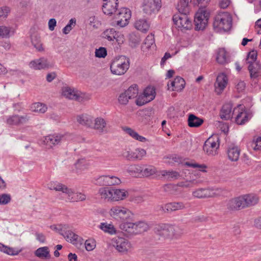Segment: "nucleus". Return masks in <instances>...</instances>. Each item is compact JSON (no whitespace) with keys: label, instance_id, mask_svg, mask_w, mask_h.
Masks as SVG:
<instances>
[{"label":"nucleus","instance_id":"15","mask_svg":"<svg viewBox=\"0 0 261 261\" xmlns=\"http://www.w3.org/2000/svg\"><path fill=\"white\" fill-rule=\"evenodd\" d=\"M233 114H237L236 122L238 124H244L249 120V114L244 110L243 106L239 105L234 109Z\"/></svg>","mask_w":261,"mask_h":261},{"label":"nucleus","instance_id":"53","mask_svg":"<svg viewBox=\"0 0 261 261\" xmlns=\"http://www.w3.org/2000/svg\"><path fill=\"white\" fill-rule=\"evenodd\" d=\"M110 175H102L97 179V184L99 185H110Z\"/></svg>","mask_w":261,"mask_h":261},{"label":"nucleus","instance_id":"20","mask_svg":"<svg viewBox=\"0 0 261 261\" xmlns=\"http://www.w3.org/2000/svg\"><path fill=\"white\" fill-rule=\"evenodd\" d=\"M122 130L125 134L128 135L133 139L139 141L140 142H145L147 140L146 138L140 135L135 129L128 126H124L121 127Z\"/></svg>","mask_w":261,"mask_h":261},{"label":"nucleus","instance_id":"10","mask_svg":"<svg viewBox=\"0 0 261 261\" xmlns=\"http://www.w3.org/2000/svg\"><path fill=\"white\" fill-rule=\"evenodd\" d=\"M112 244L118 252L122 254L127 253L132 249L130 243L123 238L115 237L113 238L112 240Z\"/></svg>","mask_w":261,"mask_h":261},{"label":"nucleus","instance_id":"52","mask_svg":"<svg viewBox=\"0 0 261 261\" xmlns=\"http://www.w3.org/2000/svg\"><path fill=\"white\" fill-rule=\"evenodd\" d=\"M11 32V28L6 26H0V37L9 38Z\"/></svg>","mask_w":261,"mask_h":261},{"label":"nucleus","instance_id":"43","mask_svg":"<svg viewBox=\"0 0 261 261\" xmlns=\"http://www.w3.org/2000/svg\"><path fill=\"white\" fill-rule=\"evenodd\" d=\"M175 88L171 89L172 91L177 92L181 91L185 87V81L184 79L181 77L177 76L175 79Z\"/></svg>","mask_w":261,"mask_h":261},{"label":"nucleus","instance_id":"55","mask_svg":"<svg viewBox=\"0 0 261 261\" xmlns=\"http://www.w3.org/2000/svg\"><path fill=\"white\" fill-rule=\"evenodd\" d=\"M89 24L93 28H98L101 24L100 21L95 16H91L89 18Z\"/></svg>","mask_w":261,"mask_h":261},{"label":"nucleus","instance_id":"22","mask_svg":"<svg viewBox=\"0 0 261 261\" xmlns=\"http://www.w3.org/2000/svg\"><path fill=\"white\" fill-rule=\"evenodd\" d=\"M30 67L35 70H40L48 68L51 66V65L44 58H41L38 60H34L30 63Z\"/></svg>","mask_w":261,"mask_h":261},{"label":"nucleus","instance_id":"57","mask_svg":"<svg viewBox=\"0 0 261 261\" xmlns=\"http://www.w3.org/2000/svg\"><path fill=\"white\" fill-rule=\"evenodd\" d=\"M252 148L255 150L261 149V137H258L255 141H253L251 145Z\"/></svg>","mask_w":261,"mask_h":261},{"label":"nucleus","instance_id":"34","mask_svg":"<svg viewBox=\"0 0 261 261\" xmlns=\"http://www.w3.org/2000/svg\"><path fill=\"white\" fill-rule=\"evenodd\" d=\"M227 155L230 160L237 161L240 156V150L236 146H230L228 149Z\"/></svg>","mask_w":261,"mask_h":261},{"label":"nucleus","instance_id":"47","mask_svg":"<svg viewBox=\"0 0 261 261\" xmlns=\"http://www.w3.org/2000/svg\"><path fill=\"white\" fill-rule=\"evenodd\" d=\"M162 174L163 176H167L168 179H176L179 178L180 176V174L175 171H163Z\"/></svg>","mask_w":261,"mask_h":261},{"label":"nucleus","instance_id":"51","mask_svg":"<svg viewBox=\"0 0 261 261\" xmlns=\"http://www.w3.org/2000/svg\"><path fill=\"white\" fill-rule=\"evenodd\" d=\"M146 154V150L144 149L136 148L133 151L134 160H141Z\"/></svg>","mask_w":261,"mask_h":261},{"label":"nucleus","instance_id":"31","mask_svg":"<svg viewBox=\"0 0 261 261\" xmlns=\"http://www.w3.org/2000/svg\"><path fill=\"white\" fill-rule=\"evenodd\" d=\"M216 61L220 64H225L229 61V55L226 50H219Z\"/></svg>","mask_w":261,"mask_h":261},{"label":"nucleus","instance_id":"45","mask_svg":"<svg viewBox=\"0 0 261 261\" xmlns=\"http://www.w3.org/2000/svg\"><path fill=\"white\" fill-rule=\"evenodd\" d=\"M190 3L185 0H180L177 4V8L179 13H188L189 4Z\"/></svg>","mask_w":261,"mask_h":261},{"label":"nucleus","instance_id":"37","mask_svg":"<svg viewBox=\"0 0 261 261\" xmlns=\"http://www.w3.org/2000/svg\"><path fill=\"white\" fill-rule=\"evenodd\" d=\"M126 171L130 175L136 177L142 171V168L138 165H130L126 167Z\"/></svg>","mask_w":261,"mask_h":261},{"label":"nucleus","instance_id":"62","mask_svg":"<svg viewBox=\"0 0 261 261\" xmlns=\"http://www.w3.org/2000/svg\"><path fill=\"white\" fill-rule=\"evenodd\" d=\"M85 246L87 251H91L94 249L95 244L93 241L88 240L85 241Z\"/></svg>","mask_w":261,"mask_h":261},{"label":"nucleus","instance_id":"40","mask_svg":"<svg viewBox=\"0 0 261 261\" xmlns=\"http://www.w3.org/2000/svg\"><path fill=\"white\" fill-rule=\"evenodd\" d=\"M35 255L41 258L50 257L49 251L47 247H40L35 251Z\"/></svg>","mask_w":261,"mask_h":261},{"label":"nucleus","instance_id":"39","mask_svg":"<svg viewBox=\"0 0 261 261\" xmlns=\"http://www.w3.org/2000/svg\"><path fill=\"white\" fill-rule=\"evenodd\" d=\"M136 104L138 106H142L147 103V89H144L142 93L138 94L135 100Z\"/></svg>","mask_w":261,"mask_h":261},{"label":"nucleus","instance_id":"25","mask_svg":"<svg viewBox=\"0 0 261 261\" xmlns=\"http://www.w3.org/2000/svg\"><path fill=\"white\" fill-rule=\"evenodd\" d=\"M227 208L231 211H236L244 208L242 197L239 196L230 199L227 204Z\"/></svg>","mask_w":261,"mask_h":261},{"label":"nucleus","instance_id":"27","mask_svg":"<svg viewBox=\"0 0 261 261\" xmlns=\"http://www.w3.org/2000/svg\"><path fill=\"white\" fill-rule=\"evenodd\" d=\"M98 195L101 200L107 202H113L112 188L102 187L99 188Z\"/></svg>","mask_w":261,"mask_h":261},{"label":"nucleus","instance_id":"33","mask_svg":"<svg viewBox=\"0 0 261 261\" xmlns=\"http://www.w3.org/2000/svg\"><path fill=\"white\" fill-rule=\"evenodd\" d=\"M64 237L67 241L74 245H77L79 243H81L82 240L81 237L70 230H68L66 234H64Z\"/></svg>","mask_w":261,"mask_h":261},{"label":"nucleus","instance_id":"16","mask_svg":"<svg viewBox=\"0 0 261 261\" xmlns=\"http://www.w3.org/2000/svg\"><path fill=\"white\" fill-rule=\"evenodd\" d=\"M28 115H14L9 116L7 119V123L10 125H21L26 124L29 120Z\"/></svg>","mask_w":261,"mask_h":261},{"label":"nucleus","instance_id":"5","mask_svg":"<svg viewBox=\"0 0 261 261\" xmlns=\"http://www.w3.org/2000/svg\"><path fill=\"white\" fill-rule=\"evenodd\" d=\"M109 214L114 219L121 221H124L132 215L128 208L119 205L112 206L109 211Z\"/></svg>","mask_w":261,"mask_h":261},{"label":"nucleus","instance_id":"30","mask_svg":"<svg viewBox=\"0 0 261 261\" xmlns=\"http://www.w3.org/2000/svg\"><path fill=\"white\" fill-rule=\"evenodd\" d=\"M107 122L106 120L101 117H97L95 119L94 124L92 127L99 133H103L106 128Z\"/></svg>","mask_w":261,"mask_h":261},{"label":"nucleus","instance_id":"41","mask_svg":"<svg viewBox=\"0 0 261 261\" xmlns=\"http://www.w3.org/2000/svg\"><path fill=\"white\" fill-rule=\"evenodd\" d=\"M135 28L140 32L145 33L147 30V21L145 18L140 19L135 22Z\"/></svg>","mask_w":261,"mask_h":261},{"label":"nucleus","instance_id":"32","mask_svg":"<svg viewBox=\"0 0 261 261\" xmlns=\"http://www.w3.org/2000/svg\"><path fill=\"white\" fill-rule=\"evenodd\" d=\"M188 125L191 127H199L203 123L204 121L202 119L200 118L195 115L191 114L188 117Z\"/></svg>","mask_w":261,"mask_h":261},{"label":"nucleus","instance_id":"19","mask_svg":"<svg viewBox=\"0 0 261 261\" xmlns=\"http://www.w3.org/2000/svg\"><path fill=\"white\" fill-rule=\"evenodd\" d=\"M118 0H104L102 11L105 14L111 15L116 12Z\"/></svg>","mask_w":261,"mask_h":261},{"label":"nucleus","instance_id":"29","mask_svg":"<svg viewBox=\"0 0 261 261\" xmlns=\"http://www.w3.org/2000/svg\"><path fill=\"white\" fill-rule=\"evenodd\" d=\"M232 105L230 103L224 104L220 111V116L222 119L229 120L232 117Z\"/></svg>","mask_w":261,"mask_h":261},{"label":"nucleus","instance_id":"2","mask_svg":"<svg viewBox=\"0 0 261 261\" xmlns=\"http://www.w3.org/2000/svg\"><path fill=\"white\" fill-rule=\"evenodd\" d=\"M47 188L50 190L61 192L62 197L69 202L84 201L86 199V195L81 192H75L73 189L58 181H51L47 184Z\"/></svg>","mask_w":261,"mask_h":261},{"label":"nucleus","instance_id":"9","mask_svg":"<svg viewBox=\"0 0 261 261\" xmlns=\"http://www.w3.org/2000/svg\"><path fill=\"white\" fill-rule=\"evenodd\" d=\"M145 225V223L141 221L137 223L123 222L120 224V228L128 234H136L141 232Z\"/></svg>","mask_w":261,"mask_h":261},{"label":"nucleus","instance_id":"42","mask_svg":"<svg viewBox=\"0 0 261 261\" xmlns=\"http://www.w3.org/2000/svg\"><path fill=\"white\" fill-rule=\"evenodd\" d=\"M0 251L10 255H17L20 252L17 249L5 246L1 243H0Z\"/></svg>","mask_w":261,"mask_h":261},{"label":"nucleus","instance_id":"3","mask_svg":"<svg viewBox=\"0 0 261 261\" xmlns=\"http://www.w3.org/2000/svg\"><path fill=\"white\" fill-rule=\"evenodd\" d=\"M129 67V59L124 56L115 57L111 63L110 69L114 74H124Z\"/></svg>","mask_w":261,"mask_h":261},{"label":"nucleus","instance_id":"60","mask_svg":"<svg viewBox=\"0 0 261 261\" xmlns=\"http://www.w3.org/2000/svg\"><path fill=\"white\" fill-rule=\"evenodd\" d=\"M122 155L128 160H134L133 151L129 148L125 149L123 151Z\"/></svg>","mask_w":261,"mask_h":261},{"label":"nucleus","instance_id":"13","mask_svg":"<svg viewBox=\"0 0 261 261\" xmlns=\"http://www.w3.org/2000/svg\"><path fill=\"white\" fill-rule=\"evenodd\" d=\"M102 36L109 41H115L118 44H122L124 41L123 35L119 32H116L114 29L106 30L102 33Z\"/></svg>","mask_w":261,"mask_h":261},{"label":"nucleus","instance_id":"44","mask_svg":"<svg viewBox=\"0 0 261 261\" xmlns=\"http://www.w3.org/2000/svg\"><path fill=\"white\" fill-rule=\"evenodd\" d=\"M153 4L151 3L150 4L149 12L148 9V13H149L150 14L158 12L161 7V0H153Z\"/></svg>","mask_w":261,"mask_h":261},{"label":"nucleus","instance_id":"59","mask_svg":"<svg viewBox=\"0 0 261 261\" xmlns=\"http://www.w3.org/2000/svg\"><path fill=\"white\" fill-rule=\"evenodd\" d=\"M10 12V9L8 7L4 6L0 8V17L6 18Z\"/></svg>","mask_w":261,"mask_h":261},{"label":"nucleus","instance_id":"7","mask_svg":"<svg viewBox=\"0 0 261 261\" xmlns=\"http://www.w3.org/2000/svg\"><path fill=\"white\" fill-rule=\"evenodd\" d=\"M174 24L181 31L190 30L192 28V22L186 13H179L173 16Z\"/></svg>","mask_w":261,"mask_h":261},{"label":"nucleus","instance_id":"36","mask_svg":"<svg viewBox=\"0 0 261 261\" xmlns=\"http://www.w3.org/2000/svg\"><path fill=\"white\" fill-rule=\"evenodd\" d=\"M30 109L32 112L42 114L47 111V107L43 103L35 102L31 105Z\"/></svg>","mask_w":261,"mask_h":261},{"label":"nucleus","instance_id":"58","mask_svg":"<svg viewBox=\"0 0 261 261\" xmlns=\"http://www.w3.org/2000/svg\"><path fill=\"white\" fill-rule=\"evenodd\" d=\"M58 231L59 233L64 237V234L68 231L69 226L67 225L60 224L58 226Z\"/></svg>","mask_w":261,"mask_h":261},{"label":"nucleus","instance_id":"14","mask_svg":"<svg viewBox=\"0 0 261 261\" xmlns=\"http://www.w3.org/2000/svg\"><path fill=\"white\" fill-rule=\"evenodd\" d=\"M65 136L61 134H54L45 136L43 140V144L47 148H50L53 146L59 144L64 140Z\"/></svg>","mask_w":261,"mask_h":261},{"label":"nucleus","instance_id":"4","mask_svg":"<svg viewBox=\"0 0 261 261\" xmlns=\"http://www.w3.org/2000/svg\"><path fill=\"white\" fill-rule=\"evenodd\" d=\"M232 18L227 12L219 13L215 17L213 23L214 28L217 31H227L231 27Z\"/></svg>","mask_w":261,"mask_h":261},{"label":"nucleus","instance_id":"21","mask_svg":"<svg viewBox=\"0 0 261 261\" xmlns=\"http://www.w3.org/2000/svg\"><path fill=\"white\" fill-rule=\"evenodd\" d=\"M112 201L117 202L123 200L129 195L128 192L123 189H116L112 188Z\"/></svg>","mask_w":261,"mask_h":261},{"label":"nucleus","instance_id":"35","mask_svg":"<svg viewBox=\"0 0 261 261\" xmlns=\"http://www.w3.org/2000/svg\"><path fill=\"white\" fill-rule=\"evenodd\" d=\"M99 228L105 232L110 234L116 233V228L112 223H108L107 222L101 223Z\"/></svg>","mask_w":261,"mask_h":261},{"label":"nucleus","instance_id":"64","mask_svg":"<svg viewBox=\"0 0 261 261\" xmlns=\"http://www.w3.org/2000/svg\"><path fill=\"white\" fill-rule=\"evenodd\" d=\"M11 198L9 195L2 194L0 195V204H6L10 201Z\"/></svg>","mask_w":261,"mask_h":261},{"label":"nucleus","instance_id":"12","mask_svg":"<svg viewBox=\"0 0 261 261\" xmlns=\"http://www.w3.org/2000/svg\"><path fill=\"white\" fill-rule=\"evenodd\" d=\"M132 15L130 10L122 8L115 16L116 24L120 27H124L128 24Z\"/></svg>","mask_w":261,"mask_h":261},{"label":"nucleus","instance_id":"38","mask_svg":"<svg viewBox=\"0 0 261 261\" xmlns=\"http://www.w3.org/2000/svg\"><path fill=\"white\" fill-rule=\"evenodd\" d=\"M125 92L130 99L136 98L139 94L138 86L136 84H133L129 86Z\"/></svg>","mask_w":261,"mask_h":261},{"label":"nucleus","instance_id":"50","mask_svg":"<svg viewBox=\"0 0 261 261\" xmlns=\"http://www.w3.org/2000/svg\"><path fill=\"white\" fill-rule=\"evenodd\" d=\"M76 24V19L71 18L68 23L63 29L62 31L64 34H68Z\"/></svg>","mask_w":261,"mask_h":261},{"label":"nucleus","instance_id":"8","mask_svg":"<svg viewBox=\"0 0 261 261\" xmlns=\"http://www.w3.org/2000/svg\"><path fill=\"white\" fill-rule=\"evenodd\" d=\"M62 96L67 99L82 102L85 99L86 95L73 88L65 86L61 89Z\"/></svg>","mask_w":261,"mask_h":261},{"label":"nucleus","instance_id":"46","mask_svg":"<svg viewBox=\"0 0 261 261\" xmlns=\"http://www.w3.org/2000/svg\"><path fill=\"white\" fill-rule=\"evenodd\" d=\"M185 165L193 168H197L199 171L203 172H206V169L207 168V166L205 164H199L195 162H187L185 163Z\"/></svg>","mask_w":261,"mask_h":261},{"label":"nucleus","instance_id":"17","mask_svg":"<svg viewBox=\"0 0 261 261\" xmlns=\"http://www.w3.org/2000/svg\"><path fill=\"white\" fill-rule=\"evenodd\" d=\"M192 195L194 197L197 198H206L216 196V194L214 192V190L210 188L198 189L193 192Z\"/></svg>","mask_w":261,"mask_h":261},{"label":"nucleus","instance_id":"24","mask_svg":"<svg viewBox=\"0 0 261 261\" xmlns=\"http://www.w3.org/2000/svg\"><path fill=\"white\" fill-rule=\"evenodd\" d=\"M76 121L81 125L91 128L92 126L93 118L87 114H82L76 117Z\"/></svg>","mask_w":261,"mask_h":261},{"label":"nucleus","instance_id":"63","mask_svg":"<svg viewBox=\"0 0 261 261\" xmlns=\"http://www.w3.org/2000/svg\"><path fill=\"white\" fill-rule=\"evenodd\" d=\"M197 182L195 180L186 181L185 182H181L179 184V186L183 187L189 188L192 187L194 185H196Z\"/></svg>","mask_w":261,"mask_h":261},{"label":"nucleus","instance_id":"26","mask_svg":"<svg viewBox=\"0 0 261 261\" xmlns=\"http://www.w3.org/2000/svg\"><path fill=\"white\" fill-rule=\"evenodd\" d=\"M248 69L251 80H255L261 76V65L258 63L250 64Z\"/></svg>","mask_w":261,"mask_h":261},{"label":"nucleus","instance_id":"6","mask_svg":"<svg viewBox=\"0 0 261 261\" xmlns=\"http://www.w3.org/2000/svg\"><path fill=\"white\" fill-rule=\"evenodd\" d=\"M220 146V138L217 135H212L205 142L203 150L209 156H215L218 154Z\"/></svg>","mask_w":261,"mask_h":261},{"label":"nucleus","instance_id":"56","mask_svg":"<svg viewBox=\"0 0 261 261\" xmlns=\"http://www.w3.org/2000/svg\"><path fill=\"white\" fill-rule=\"evenodd\" d=\"M156 95L155 88L148 86V102L153 100Z\"/></svg>","mask_w":261,"mask_h":261},{"label":"nucleus","instance_id":"28","mask_svg":"<svg viewBox=\"0 0 261 261\" xmlns=\"http://www.w3.org/2000/svg\"><path fill=\"white\" fill-rule=\"evenodd\" d=\"M244 207L254 205L257 203L258 197L254 194L241 196Z\"/></svg>","mask_w":261,"mask_h":261},{"label":"nucleus","instance_id":"49","mask_svg":"<svg viewBox=\"0 0 261 261\" xmlns=\"http://www.w3.org/2000/svg\"><path fill=\"white\" fill-rule=\"evenodd\" d=\"M257 53L256 50H251L247 54L246 59L247 63L249 65L253 63H255L257 59Z\"/></svg>","mask_w":261,"mask_h":261},{"label":"nucleus","instance_id":"11","mask_svg":"<svg viewBox=\"0 0 261 261\" xmlns=\"http://www.w3.org/2000/svg\"><path fill=\"white\" fill-rule=\"evenodd\" d=\"M209 18V13L204 9H199L196 13L194 22L196 29L203 30L207 25Z\"/></svg>","mask_w":261,"mask_h":261},{"label":"nucleus","instance_id":"18","mask_svg":"<svg viewBox=\"0 0 261 261\" xmlns=\"http://www.w3.org/2000/svg\"><path fill=\"white\" fill-rule=\"evenodd\" d=\"M228 84V78L226 75L223 73H220L217 77L215 83L216 91L218 93H221L226 88Z\"/></svg>","mask_w":261,"mask_h":261},{"label":"nucleus","instance_id":"54","mask_svg":"<svg viewBox=\"0 0 261 261\" xmlns=\"http://www.w3.org/2000/svg\"><path fill=\"white\" fill-rule=\"evenodd\" d=\"M129 99H130L128 97V95L124 91L120 94L118 100L120 105H126L128 103Z\"/></svg>","mask_w":261,"mask_h":261},{"label":"nucleus","instance_id":"1","mask_svg":"<svg viewBox=\"0 0 261 261\" xmlns=\"http://www.w3.org/2000/svg\"><path fill=\"white\" fill-rule=\"evenodd\" d=\"M150 234L154 233L164 240L179 239L184 232V229L179 225L169 223H150L148 225Z\"/></svg>","mask_w":261,"mask_h":261},{"label":"nucleus","instance_id":"23","mask_svg":"<svg viewBox=\"0 0 261 261\" xmlns=\"http://www.w3.org/2000/svg\"><path fill=\"white\" fill-rule=\"evenodd\" d=\"M186 207V205L182 202H174L166 204L162 207V208L165 213H170L173 211L184 210Z\"/></svg>","mask_w":261,"mask_h":261},{"label":"nucleus","instance_id":"61","mask_svg":"<svg viewBox=\"0 0 261 261\" xmlns=\"http://www.w3.org/2000/svg\"><path fill=\"white\" fill-rule=\"evenodd\" d=\"M246 88V84L243 81H239L236 85V89L238 92H243Z\"/></svg>","mask_w":261,"mask_h":261},{"label":"nucleus","instance_id":"48","mask_svg":"<svg viewBox=\"0 0 261 261\" xmlns=\"http://www.w3.org/2000/svg\"><path fill=\"white\" fill-rule=\"evenodd\" d=\"M32 43L36 49H42L43 47L41 37L38 34H34L32 36Z\"/></svg>","mask_w":261,"mask_h":261}]
</instances>
